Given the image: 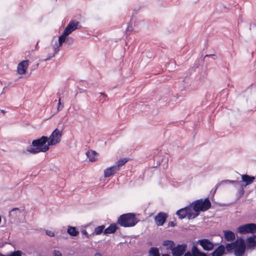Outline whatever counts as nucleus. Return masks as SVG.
<instances>
[{
  "mask_svg": "<svg viewBox=\"0 0 256 256\" xmlns=\"http://www.w3.org/2000/svg\"><path fill=\"white\" fill-rule=\"evenodd\" d=\"M176 214L180 219L184 218L187 216L188 219L190 220L198 216V214H194L192 212V206L190 205L178 210Z\"/></svg>",
  "mask_w": 256,
  "mask_h": 256,
  "instance_id": "obj_5",
  "label": "nucleus"
},
{
  "mask_svg": "<svg viewBox=\"0 0 256 256\" xmlns=\"http://www.w3.org/2000/svg\"><path fill=\"white\" fill-rule=\"evenodd\" d=\"M238 243L234 250L235 256H242L246 250V244L242 238H238Z\"/></svg>",
  "mask_w": 256,
  "mask_h": 256,
  "instance_id": "obj_8",
  "label": "nucleus"
},
{
  "mask_svg": "<svg viewBox=\"0 0 256 256\" xmlns=\"http://www.w3.org/2000/svg\"><path fill=\"white\" fill-rule=\"evenodd\" d=\"M20 210L18 208H14L10 212V215L14 218H15L20 214Z\"/></svg>",
  "mask_w": 256,
  "mask_h": 256,
  "instance_id": "obj_23",
  "label": "nucleus"
},
{
  "mask_svg": "<svg viewBox=\"0 0 256 256\" xmlns=\"http://www.w3.org/2000/svg\"><path fill=\"white\" fill-rule=\"evenodd\" d=\"M138 220L132 213H128L121 215L118 220V224L124 227H130L135 226Z\"/></svg>",
  "mask_w": 256,
  "mask_h": 256,
  "instance_id": "obj_3",
  "label": "nucleus"
},
{
  "mask_svg": "<svg viewBox=\"0 0 256 256\" xmlns=\"http://www.w3.org/2000/svg\"><path fill=\"white\" fill-rule=\"evenodd\" d=\"M238 238L234 242L227 244L226 246L225 249H226L228 251L230 252L231 250H235L236 247L237 246V244L238 243Z\"/></svg>",
  "mask_w": 256,
  "mask_h": 256,
  "instance_id": "obj_21",
  "label": "nucleus"
},
{
  "mask_svg": "<svg viewBox=\"0 0 256 256\" xmlns=\"http://www.w3.org/2000/svg\"><path fill=\"white\" fill-rule=\"evenodd\" d=\"M99 94H100V100L102 101V102L103 103L105 101L107 96L103 92H100Z\"/></svg>",
  "mask_w": 256,
  "mask_h": 256,
  "instance_id": "obj_30",
  "label": "nucleus"
},
{
  "mask_svg": "<svg viewBox=\"0 0 256 256\" xmlns=\"http://www.w3.org/2000/svg\"><path fill=\"white\" fill-rule=\"evenodd\" d=\"M46 234L50 236V237H53L54 236V231L52 230H46Z\"/></svg>",
  "mask_w": 256,
  "mask_h": 256,
  "instance_id": "obj_31",
  "label": "nucleus"
},
{
  "mask_svg": "<svg viewBox=\"0 0 256 256\" xmlns=\"http://www.w3.org/2000/svg\"><path fill=\"white\" fill-rule=\"evenodd\" d=\"M148 256H160L158 248H152L149 251Z\"/></svg>",
  "mask_w": 256,
  "mask_h": 256,
  "instance_id": "obj_25",
  "label": "nucleus"
},
{
  "mask_svg": "<svg viewBox=\"0 0 256 256\" xmlns=\"http://www.w3.org/2000/svg\"><path fill=\"white\" fill-rule=\"evenodd\" d=\"M82 233L86 236V238H89L90 237V235L88 234V233L87 232L86 230H82Z\"/></svg>",
  "mask_w": 256,
  "mask_h": 256,
  "instance_id": "obj_35",
  "label": "nucleus"
},
{
  "mask_svg": "<svg viewBox=\"0 0 256 256\" xmlns=\"http://www.w3.org/2000/svg\"><path fill=\"white\" fill-rule=\"evenodd\" d=\"M48 138L46 136H42L40 138L34 140L32 142V146L28 147L27 148L28 152L36 154L40 152H46L49 150L48 144H46L48 142Z\"/></svg>",
  "mask_w": 256,
  "mask_h": 256,
  "instance_id": "obj_2",
  "label": "nucleus"
},
{
  "mask_svg": "<svg viewBox=\"0 0 256 256\" xmlns=\"http://www.w3.org/2000/svg\"><path fill=\"white\" fill-rule=\"evenodd\" d=\"M224 238L228 242H232L234 240L236 236L230 230H224Z\"/></svg>",
  "mask_w": 256,
  "mask_h": 256,
  "instance_id": "obj_16",
  "label": "nucleus"
},
{
  "mask_svg": "<svg viewBox=\"0 0 256 256\" xmlns=\"http://www.w3.org/2000/svg\"><path fill=\"white\" fill-rule=\"evenodd\" d=\"M168 217L167 214L164 212H159L155 217L154 221L156 224L158 226H162L165 222L166 218Z\"/></svg>",
  "mask_w": 256,
  "mask_h": 256,
  "instance_id": "obj_11",
  "label": "nucleus"
},
{
  "mask_svg": "<svg viewBox=\"0 0 256 256\" xmlns=\"http://www.w3.org/2000/svg\"><path fill=\"white\" fill-rule=\"evenodd\" d=\"M62 136V131L56 128L48 138V146H54L60 142Z\"/></svg>",
  "mask_w": 256,
  "mask_h": 256,
  "instance_id": "obj_7",
  "label": "nucleus"
},
{
  "mask_svg": "<svg viewBox=\"0 0 256 256\" xmlns=\"http://www.w3.org/2000/svg\"><path fill=\"white\" fill-rule=\"evenodd\" d=\"M86 155L90 162H94L97 160V153L94 150H90L86 152Z\"/></svg>",
  "mask_w": 256,
  "mask_h": 256,
  "instance_id": "obj_18",
  "label": "nucleus"
},
{
  "mask_svg": "<svg viewBox=\"0 0 256 256\" xmlns=\"http://www.w3.org/2000/svg\"><path fill=\"white\" fill-rule=\"evenodd\" d=\"M225 251V247L224 245L221 244L218 246L214 250L212 253V256H222Z\"/></svg>",
  "mask_w": 256,
  "mask_h": 256,
  "instance_id": "obj_15",
  "label": "nucleus"
},
{
  "mask_svg": "<svg viewBox=\"0 0 256 256\" xmlns=\"http://www.w3.org/2000/svg\"><path fill=\"white\" fill-rule=\"evenodd\" d=\"M128 162L126 158L121 159L118 161L116 164L114 165L118 170H120L121 166L124 165Z\"/></svg>",
  "mask_w": 256,
  "mask_h": 256,
  "instance_id": "obj_26",
  "label": "nucleus"
},
{
  "mask_svg": "<svg viewBox=\"0 0 256 256\" xmlns=\"http://www.w3.org/2000/svg\"><path fill=\"white\" fill-rule=\"evenodd\" d=\"M246 246L248 248H254L256 246V236H251L246 240Z\"/></svg>",
  "mask_w": 256,
  "mask_h": 256,
  "instance_id": "obj_14",
  "label": "nucleus"
},
{
  "mask_svg": "<svg viewBox=\"0 0 256 256\" xmlns=\"http://www.w3.org/2000/svg\"><path fill=\"white\" fill-rule=\"evenodd\" d=\"M198 243L206 251H210L214 248V244L208 239L204 238L198 240Z\"/></svg>",
  "mask_w": 256,
  "mask_h": 256,
  "instance_id": "obj_9",
  "label": "nucleus"
},
{
  "mask_svg": "<svg viewBox=\"0 0 256 256\" xmlns=\"http://www.w3.org/2000/svg\"><path fill=\"white\" fill-rule=\"evenodd\" d=\"M221 184H236L238 183V181L236 180H223L220 182Z\"/></svg>",
  "mask_w": 256,
  "mask_h": 256,
  "instance_id": "obj_29",
  "label": "nucleus"
},
{
  "mask_svg": "<svg viewBox=\"0 0 256 256\" xmlns=\"http://www.w3.org/2000/svg\"><path fill=\"white\" fill-rule=\"evenodd\" d=\"M237 232L242 234H255L256 233V224L250 223L241 225L238 228Z\"/></svg>",
  "mask_w": 256,
  "mask_h": 256,
  "instance_id": "obj_6",
  "label": "nucleus"
},
{
  "mask_svg": "<svg viewBox=\"0 0 256 256\" xmlns=\"http://www.w3.org/2000/svg\"><path fill=\"white\" fill-rule=\"evenodd\" d=\"M192 252L194 256H207L206 254L200 252L196 246L192 247Z\"/></svg>",
  "mask_w": 256,
  "mask_h": 256,
  "instance_id": "obj_22",
  "label": "nucleus"
},
{
  "mask_svg": "<svg viewBox=\"0 0 256 256\" xmlns=\"http://www.w3.org/2000/svg\"><path fill=\"white\" fill-rule=\"evenodd\" d=\"M184 256H194V255H193L192 253V254H191V253H190V252H186V253L184 254Z\"/></svg>",
  "mask_w": 256,
  "mask_h": 256,
  "instance_id": "obj_38",
  "label": "nucleus"
},
{
  "mask_svg": "<svg viewBox=\"0 0 256 256\" xmlns=\"http://www.w3.org/2000/svg\"><path fill=\"white\" fill-rule=\"evenodd\" d=\"M162 244L164 246H168V248L170 250H172L174 245V244L172 241L168 240L164 241Z\"/></svg>",
  "mask_w": 256,
  "mask_h": 256,
  "instance_id": "obj_27",
  "label": "nucleus"
},
{
  "mask_svg": "<svg viewBox=\"0 0 256 256\" xmlns=\"http://www.w3.org/2000/svg\"><path fill=\"white\" fill-rule=\"evenodd\" d=\"M60 104V98H59V100H58V106H59ZM58 109H59V107H58Z\"/></svg>",
  "mask_w": 256,
  "mask_h": 256,
  "instance_id": "obj_39",
  "label": "nucleus"
},
{
  "mask_svg": "<svg viewBox=\"0 0 256 256\" xmlns=\"http://www.w3.org/2000/svg\"><path fill=\"white\" fill-rule=\"evenodd\" d=\"M105 226L104 225H102L96 228L94 230V232L92 233V234L99 235L102 233V232L104 230Z\"/></svg>",
  "mask_w": 256,
  "mask_h": 256,
  "instance_id": "obj_24",
  "label": "nucleus"
},
{
  "mask_svg": "<svg viewBox=\"0 0 256 256\" xmlns=\"http://www.w3.org/2000/svg\"><path fill=\"white\" fill-rule=\"evenodd\" d=\"M132 31V28L128 26L126 29V32L127 34H130V33Z\"/></svg>",
  "mask_w": 256,
  "mask_h": 256,
  "instance_id": "obj_36",
  "label": "nucleus"
},
{
  "mask_svg": "<svg viewBox=\"0 0 256 256\" xmlns=\"http://www.w3.org/2000/svg\"><path fill=\"white\" fill-rule=\"evenodd\" d=\"M118 171L114 165L104 170V177H110L116 174Z\"/></svg>",
  "mask_w": 256,
  "mask_h": 256,
  "instance_id": "obj_13",
  "label": "nucleus"
},
{
  "mask_svg": "<svg viewBox=\"0 0 256 256\" xmlns=\"http://www.w3.org/2000/svg\"><path fill=\"white\" fill-rule=\"evenodd\" d=\"M116 230V226L115 224H110L108 228L104 229V234H114Z\"/></svg>",
  "mask_w": 256,
  "mask_h": 256,
  "instance_id": "obj_19",
  "label": "nucleus"
},
{
  "mask_svg": "<svg viewBox=\"0 0 256 256\" xmlns=\"http://www.w3.org/2000/svg\"><path fill=\"white\" fill-rule=\"evenodd\" d=\"M67 232L70 236H76L79 234V232L76 230V228L72 226H68Z\"/></svg>",
  "mask_w": 256,
  "mask_h": 256,
  "instance_id": "obj_20",
  "label": "nucleus"
},
{
  "mask_svg": "<svg viewBox=\"0 0 256 256\" xmlns=\"http://www.w3.org/2000/svg\"><path fill=\"white\" fill-rule=\"evenodd\" d=\"M222 184L220 182H218L215 186V188H214V192H213V194L212 195H214V193L216 192V191L218 188L220 186V185Z\"/></svg>",
  "mask_w": 256,
  "mask_h": 256,
  "instance_id": "obj_34",
  "label": "nucleus"
},
{
  "mask_svg": "<svg viewBox=\"0 0 256 256\" xmlns=\"http://www.w3.org/2000/svg\"><path fill=\"white\" fill-rule=\"evenodd\" d=\"M2 113H4V110H2Z\"/></svg>",
  "mask_w": 256,
  "mask_h": 256,
  "instance_id": "obj_42",
  "label": "nucleus"
},
{
  "mask_svg": "<svg viewBox=\"0 0 256 256\" xmlns=\"http://www.w3.org/2000/svg\"><path fill=\"white\" fill-rule=\"evenodd\" d=\"M38 42L36 43V46H38Z\"/></svg>",
  "mask_w": 256,
  "mask_h": 256,
  "instance_id": "obj_43",
  "label": "nucleus"
},
{
  "mask_svg": "<svg viewBox=\"0 0 256 256\" xmlns=\"http://www.w3.org/2000/svg\"><path fill=\"white\" fill-rule=\"evenodd\" d=\"M54 256H62L61 252L57 250H54L53 252Z\"/></svg>",
  "mask_w": 256,
  "mask_h": 256,
  "instance_id": "obj_33",
  "label": "nucleus"
},
{
  "mask_svg": "<svg viewBox=\"0 0 256 256\" xmlns=\"http://www.w3.org/2000/svg\"><path fill=\"white\" fill-rule=\"evenodd\" d=\"M175 226V224L174 222H169L168 224V226H172V227H173Z\"/></svg>",
  "mask_w": 256,
  "mask_h": 256,
  "instance_id": "obj_37",
  "label": "nucleus"
},
{
  "mask_svg": "<svg viewBox=\"0 0 256 256\" xmlns=\"http://www.w3.org/2000/svg\"><path fill=\"white\" fill-rule=\"evenodd\" d=\"M22 252L20 250H17L11 252L8 256H5L2 254H0V256H22Z\"/></svg>",
  "mask_w": 256,
  "mask_h": 256,
  "instance_id": "obj_28",
  "label": "nucleus"
},
{
  "mask_svg": "<svg viewBox=\"0 0 256 256\" xmlns=\"http://www.w3.org/2000/svg\"><path fill=\"white\" fill-rule=\"evenodd\" d=\"M190 206L196 212L194 214H198L200 212H204L208 210L211 206V203L208 198L204 200L202 199L194 201Z\"/></svg>",
  "mask_w": 256,
  "mask_h": 256,
  "instance_id": "obj_4",
  "label": "nucleus"
},
{
  "mask_svg": "<svg viewBox=\"0 0 256 256\" xmlns=\"http://www.w3.org/2000/svg\"><path fill=\"white\" fill-rule=\"evenodd\" d=\"M186 244H178L176 247H173L171 250L173 256H182L186 251Z\"/></svg>",
  "mask_w": 256,
  "mask_h": 256,
  "instance_id": "obj_10",
  "label": "nucleus"
},
{
  "mask_svg": "<svg viewBox=\"0 0 256 256\" xmlns=\"http://www.w3.org/2000/svg\"><path fill=\"white\" fill-rule=\"evenodd\" d=\"M242 180L246 183V186L251 184L255 179L254 176H250L248 174H244L242 176Z\"/></svg>",
  "mask_w": 256,
  "mask_h": 256,
  "instance_id": "obj_17",
  "label": "nucleus"
},
{
  "mask_svg": "<svg viewBox=\"0 0 256 256\" xmlns=\"http://www.w3.org/2000/svg\"><path fill=\"white\" fill-rule=\"evenodd\" d=\"M214 54H211V55H206V56H214Z\"/></svg>",
  "mask_w": 256,
  "mask_h": 256,
  "instance_id": "obj_40",
  "label": "nucleus"
},
{
  "mask_svg": "<svg viewBox=\"0 0 256 256\" xmlns=\"http://www.w3.org/2000/svg\"><path fill=\"white\" fill-rule=\"evenodd\" d=\"M64 42H66V44H68V45L72 44L74 42V39L71 37H68L66 38V41Z\"/></svg>",
  "mask_w": 256,
  "mask_h": 256,
  "instance_id": "obj_32",
  "label": "nucleus"
},
{
  "mask_svg": "<svg viewBox=\"0 0 256 256\" xmlns=\"http://www.w3.org/2000/svg\"><path fill=\"white\" fill-rule=\"evenodd\" d=\"M80 28V22L76 20L70 21L64 30L62 34L59 36L58 40H54V39L52 40V44L54 50V54H49L44 60L46 61L50 60L51 58L54 57L59 52V48L66 41V37L72 34L74 31L79 29Z\"/></svg>",
  "mask_w": 256,
  "mask_h": 256,
  "instance_id": "obj_1",
  "label": "nucleus"
},
{
  "mask_svg": "<svg viewBox=\"0 0 256 256\" xmlns=\"http://www.w3.org/2000/svg\"><path fill=\"white\" fill-rule=\"evenodd\" d=\"M94 256H100L99 254H96Z\"/></svg>",
  "mask_w": 256,
  "mask_h": 256,
  "instance_id": "obj_41",
  "label": "nucleus"
},
{
  "mask_svg": "<svg viewBox=\"0 0 256 256\" xmlns=\"http://www.w3.org/2000/svg\"><path fill=\"white\" fill-rule=\"evenodd\" d=\"M28 66V60H24L20 62L18 66L17 71L18 74H24Z\"/></svg>",
  "mask_w": 256,
  "mask_h": 256,
  "instance_id": "obj_12",
  "label": "nucleus"
}]
</instances>
